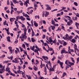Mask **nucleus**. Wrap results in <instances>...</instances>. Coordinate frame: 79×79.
<instances>
[{"mask_svg": "<svg viewBox=\"0 0 79 79\" xmlns=\"http://www.w3.org/2000/svg\"><path fill=\"white\" fill-rule=\"evenodd\" d=\"M49 42H51H51H52V38H51V37H50L49 38Z\"/></svg>", "mask_w": 79, "mask_h": 79, "instance_id": "e433bc0d", "label": "nucleus"}, {"mask_svg": "<svg viewBox=\"0 0 79 79\" xmlns=\"http://www.w3.org/2000/svg\"><path fill=\"white\" fill-rule=\"evenodd\" d=\"M17 73H18V74H22V73H23V71H21L20 70H18L17 71Z\"/></svg>", "mask_w": 79, "mask_h": 79, "instance_id": "412c9836", "label": "nucleus"}, {"mask_svg": "<svg viewBox=\"0 0 79 79\" xmlns=\"http://www.w3.org/2000/svg\"><path fill=\"white\" fill-rule=\"evenodd\" d=\"M75 32H77V34H79V31L75 30Z\"/></svg>", "mask_w": 79, "mask_h": 79, "instance_id": "0e129e2a", "label": "nucleus"}, {"mask_svg": "<svg viewBox=\"0 0 79 79\" xmlns=\"http://www.w3.org/2000/svg\"><path fill=\"white\" fill-rule=\"evenodd\" d=\"M62 42L63 43V45H64V46H66V45L67 44L66 43V42H65L64 41V40H62Z\"/></svg>", "mask_w": 79, "mask_h": 79, "instance_id": "b1692460", "label": "nucleus"}, {"mask_svg": "<svg viewBox=\"0 0 79 79\" xmlns=\"http://www.w3.org/2000/svg\"><path fill=\"white\" fill-rule=\"evenodd\" d=\"M48 52H49V51L51 52V51H52L53 50V48H50L48 49Z\"/></svg>", "mask_w": 79, "mask_h": 79, "instance_id": "2f4dec72", "label": "nucleus"}, {"mask_svg": "<svg viewBox=\"0 0 79 79\" xmlns=\"http://www.w3.org/2000/svg\"><path fill=\"white\" fill-rule=\"evenodd\" d=\"M8 49H9V51L10 53H13V50H12V47H9Z\"/></svg>", "mask_w": 79, "mask_h": 79, "instance_id": "6e6552de", "label": "nucleus"}, {"mask_svg": "<svg viewBox=\"0 0 79 79\" xmlns=\"http://www.w3.org/2000/svg\"><path fill=\"white\" fill-rule=\"evenodd\" d=\"M52 42V43H54V44H56V39H55L54 41L52 40V41H51V43Z\"/></svg>", "mask_w": 79, "mask_h": 79, "instance_id": "a878e982", "label": "nucleus"}, {"mask_svg": "<svg viewBox=\"0 0 79 79\" xmlns=\"http://www.w3.org/2000/svg\"><path fill=\"white\" fill-rule=\"evenodd\" d=\"M23 30L24 31V33H26V32L27 31V29H26V28L24 27L23 29Z\"/></svg>", "mask_w": 79, "mask_h": 79, "instance_id": "cd10ccee", "label": "nucleus"}, {"mask_svg": "<svg viewBox=\"0 0 79 79\" xmlns=\"http://www.w3.org/2000/svg\"><path fill=\"white\" fill-rule=\"evenodd\" d=\"M13 12H14V10L12 9H11V11H10L11 15H12L13 14Z\"/></svg>", "mask_w": 79, "mask_h": 79, "instance_id": "e2e57ef3", "label": "nucleus"}, {"mask_svg": "<svg viewBox=\"0 0 79 79\" xmlns=\"http://www.w3.org/2000/svg\"><path fill=\"white\" fill-rule=\"evenodd\" d=\"M22 14H23V16H25V17H27L28 18H29V16L27 14H25L24 12H23Z\"/></svg>", "mask_w": 79, "mask_h": 79, "instance_id": "f8f14e48", "label": "nucleus"}, {"mask_svg": "<svg viewBox=\"0 0 79 79\" xmlns=\"http://www.w3.org/2000/svg\"><path fill=\"white\" fill-rule=\"evenodd\" d=\"M4 57H5V55H4L2 56H1V57L2 58V59H3V58H4Z\"/></svg>", "mask_w": 79, "mask_h": 79, "instance_id": "5fc2aeb1", "label": "nucleus"}, {"mask_svg": "<svg viewBox=\"0 0 79 79\" xmlns=\"http://www.w3.org/2000/svg\"><path fill=\"white\" fill-rule=\"evenodd\" d=\"M69 64H71V66L74 65V63L70 62H69Z\"/></svg>", "mask_w": 79, "mask_h": 79, "instance_id": "473e14b6", "label": "nucleus"}, {"mask_svg": "<svg viewBox=\"0 0 79 79\" xmlns=\"http://www.w3.org/2000/svg\"><path fill=\"white\" fill-rule=\"evenodd\" d=\"M69 21L67 22V25L68 26H71V24H73V21L72 20H71L70 19H69Z\"/></svg>", "mask_w": 79, "mask_h": 79, "instance_id": "20e7f679", "label": "nucleus"}, {"mask_svg": "<svg viewBox=\"0 0 79 79\" xmlns=\"http://www.w3.org/2000/svg\"><path fill=\"white\" fill-rule=\"evenodd\" d=\"M12 63H18L19 61L18 60V59L17 58H15L14 59V60H13L12 61Z\"/></svg>", "mask_w": 79, "mask_h": 79, "instance_id": "39448f33", "label": "nucleus"}, {"mask_svg": "<svg viewBox=\"0 0 79 79\" xmlns=\"http://www.w3.org/2000/svg\"><path fill=\"white\" fill-rule=\"evenodd\" d=\"M5 71V70H3V69H0V73H1V74H2L3 73V72H4Z\"/></svg>", "mask_w": 79, "mask_h": 79, "instance_id": "6ab92c4d", "label": "nucleus"}, {"mask_svg": "<svg viewBox=\"0 0 79 79\" xmlns=\"http://www.w3.org/2000/svg\"><path fill=\"white\" fill-rule=\"evenodd\" d=\"M12 1L15 4L19 3V1H17V0H12Z\"/></svg>", "mask_w": 79, "mask_h": 79, "instance_id": "4468645a", "label": "nucleus"}, {"mask_svg": "<svg viewBox=\"0 0 79 79\" xmlns=\"http://www.w3.org/2000/svg\"><path fill=\"white\" fill-rule=\"evenodd\" d=\"M10 60H5L4 61L5 63H10Z\"/></svg>", "mask_w": 79, "mask_h": 79, "instance_id": "a19ab883", "label": "nucleus"}, {"mask_svg": "<svg viewBox=\"0 0 79 79\" xmlns=\"http://www.w3.org/2000/svg\"><path fill=\"white\" fill-rule=\"evenodd\" d=\"M43 48L44 50H45V51H46L47 52H48V50H47V49H46V48H45V47H44V46L43 47Z\"/></svg>", "mask_w": 79, "mask_h": 79, "instance_id": "f704fd0d", "label": "nucleus"}, {"mask_svg": "<svg viewBox=\"0 0 79 79\" xmlns=\"http://www.w3.org/2000/svg\"><path fill=\"white\" fill-rule=\"evenodd\" d=\"M11 63H8L7 64V68H8L9 66H10V65H11Z\"/></svg>", "mask_w": 79, "mask_h": 79, "instance_id": "13d9d810", "label": "nucleus"}, {"mask_svg": "<svg viewBox=\"0 0 79 79\" xmlns=\"http://www.w3.org/2000/svg\"><path fill=\"white\" fill-rule=\"evenodd\" d=\"M74 48H75V49H76V48H77V45L76 44H75L74 45Z\"/></svg>", "mask_w": 79, "mask_h": 79, "instance_id": "052dcab7", "label": "nucleus"}, {"mask_svg": "<svg viewBox=\"0 0 79 79\" xmlns=\"http://www.w3.org/2000/svg\"><path fill=\"white\" fill-rule=\"evenodd\" d=\"M68 68H69V65L68 64L65 67V69L66 70V69H67Z\"/></svg>", "mask_w": 79, "mask_h": 79, "instance_id": "603ef678", "label": "nucleus"}, {"mask_svg": "<svg viewBox=\"0 0 79 79\" xmlns=\"http://www.w3.org/2000/svg\"><path fill=\"white\" fill-rule=\"evenodd\" d=\"M19 48L20 50V52H23V48H21V47H19Z\"/></svg>", "mask_w": 79, "mask_h": 79, "instance_id": "09e8293b", "label": "nucleus"}, {"mask_svg": "<svg viewBox=\"0 0 79 79\" xmlns=\"http://www.w3.org/2000/svg\"><path fill=\"white\" fill-rule=\"evenodd\" d=\"M51 27H52V30H53V31H55V30H54V29H55V27L53 26H51Z\"/></svg>", "mask_w": 79, "mask_h": 79, "instance_id": "c756f323", "label": "nucleus"}, {"mask_svg": "<svg viewBox=\"0 0 79 79\" xmlns=\"http://www.w3.org/2000/svg\"><path fill=\"white\" fill-rule=\"evenodd\" d=\"M35 48V46H33V47L32 46L30 47L31 50H32L33 51H34V49Z\"/></svg>", "mask_w": 79, "mask_h": 79, "instance_id": "a211bd4d", "label": "nucleus"}, {"mask_svg": "<svg viewBox=\"0 0 79 79\" xmlns=\"http://www.w3.org/2000/svg\"><path fill=\"white\" fill-rule=\"evenodd\" d=\"M31 40L32 42H35V40L33 38H31Z\"/></svg>", "mask_w": 79, "mask_h": 79, "instance_id": "72a5a7b5", "label": "nucleus"}, {"mask_svg": "<svg viewBox=\"0 0 79 79\" xmlns=\"http://www.w3.org/2000/svg\"><path fill=\"white\" fill-rule=\"evenodd\" d=\"M32 8H33V7H29L28 8L27 10V11H29V10H30V9H32Z\"/></svg>", "mask_w": 79, "mask_h": 79, "instance_id": "49530a36", "label": "nucleus"}, {"mask_svg": "<svg viewBox=\"0 0 79 79\" xmlns=\"http://www.w3.org/2000/svg\"><path fill=\"white\" fill-rule=\"evenodd\" d=\"M73 13H74V14H75V15H76V16H77V17H78V18H79V13H76L74 12H73Z\"/></svg>", "mask_w": 79, "mask_h": 79, "instance_id": "bb28decb", "label": "nucleus"}, {"mask_svg": "<svg viewBox=\"0 0 79 79\" xmlns=\"http://www.w3.org/2000/svg\"><path fill=\"white\" fill-rule=\"evenodd\" d=\"M72 19L73 21H77V18L76 17H72Z\"/></svg>", "mask_w": 79, "mask_h": 79, "instance_id": "dca6fc26", "label": "nucleus"}, {"mask_svg": "<svg viewBox=\"0 0 79 79\" xmlns=\"http://www.w3.org/2000/svg\"><path fill=\"white\" fill-rule=\"evenodd\" d=\"M10 5H11V6H15V5L13 4V2H12V1H10Z\"/></svg>", "mask_w": 79, "mask_h": 79, "instance_id": "37998d69", "label": "nucleus"}, {"mask_svg": "<svg viewBox=\"0 0 79 79\" xmlns=\"http://www.w3.org/2000/svg\"><path fill=\"white\" fill-rule=\"evenodd\" d=\"M46 13L45 15V17H47L48 16V15H49V12H47V11H45Z\"/></svg>", "mask_w": 79, "mask_h": 79, "instance_id": "5701e85b", "label": "nucleus"}, {"mask_svg": "<svg viewBox=\"0 0 79 79\" xmlns=\"http://www.w3.org/2000/svg\"><path fill=\"white\" fill-rule=\"evenodd\" d=\"M34 7H37V4H35V3H34Z\"/></svg>", "mask_w": 79, "mask_h": 79, "instance_id": "bf43d9fd", "label": "nucleus"}, {"mask_svg": "<svg viewBox=\"0 0 79 79\" xmlns=\"http://www.w3.org/2000/svg\"><path fill=\"white\" fill-rule=\"evenodd\" d=\"M66 74H66L65 72H64L63 73L62 77H61V78H62L63 77H64L65 76H66Z\"/></svg>", "mask_w": 79, "mask_h": 79, "instance_id": "393cba45", "label": "nucleus"}, {"mask_svg": "<svg viewBox=\"0 0 79 79\" xmlns=\"http://www.w3.org/2000/svg\"><path fill=\"white\" fill-rule=\"evenodd\" d=\"M15 20H16V19L15 18H11L10 19V22H13Z\"/></svg>", "mask_w": 79, "mask_h": 79, "instance_id": "2eb2a0df", "label": "nucleus"}, {"mask_svg": "<svg viewBox=\"0 0 79 79\" xmlns=\"http://www.w3.org/2000/svg\"><path fill=\"white\" fill-rule=\"evenodd\" d=\"M62 27V29H63V30H64V31L65 30V29H64V27L63 26H61Z\"/></svg>", "mask_w": 79, "mask_h": 79, "instance_id": "69168bd1", "label": "nucleus"}, {"mask_svg": "<svg viewBox=\"0 0 79 79\" xmlns=\"http://www.w3.org/2000/svg\"><path fill=\"white\" fill-rule=\"evenodd\" d=\"M6 71H8V72H9V71H10V68L8 67H7V68H6Z\"/></svg>", "mask_w": 79, "mask_h": 79, "instance_id": "aec40b11", "label": "nucleus"}, {"mask_svg": "<svg viewBox=\"0 0 79 79\" xmlns=\"http://www.w3.org/2000/svg\"><path fill=\"white\" fill-rule=\"evenodd\" d=\"M59 42L60 44H63V40L61 41V40H59Z\"/></svg>", "mask_w": 79, "mask_h": 79, "instance_id": "8fccbe9b", "label": "nucleus"}, {"mask_svg": "<svg viewBox=\"0 0 79 79\" xmlns=\"http://www.w3.org/2000/svg\"><path fill=\"white\" fill-rule=\"evenodd\" d=\"M44 73H47V68L46 67H44Z\"/></svg>", "mask_w": 79, "mask_h": 79, "instance_id": "3c124183", "label": "nucleus"}, {"mask_svg": "<svg viewBox=\"0 0 79 79\" xmlns=\"http://www.w3.org/2000/svg\"><path fill=\"white\" fill-rule=\"evenodd\" d=\"M72 39H73V36H70L69 37V36L68 37V39H69V40Z\"/></svg>", "mask_w": 79, "mask_h": 79, "instance_id": "c9c22d12", "label": "nucleus"}, {"mask_svg": "<svg viewBox=\"0 0 79 79\" xmlns=\"http://www.w3.org/2000/svg\"><path fill=\"white\" fill-rule=\"evenodd\" d=\"M19 19H21L22 21H24L26 20V18H23V16H20L19 17Z\"/></svg>", "mask_w": 79, "mask_h": 79, "instance_id": "9b49d317", "label": "nucleus"}, {"mask_svg": "<svg viewBox=\"0 0 79 79\" xmlns=\"http://www.w3.org/2000/svg\"><path fill=\"white\" fill-rule=\"evenodd\" d=\"M61 29L60 28V27H59L58 28L57 30H56V31H61Z\"/></svg>", "mask_w": 79, "mask_h": 79, "instance_id": "338daca9", "label": "nucleus"}, {"mask_svg": "<svg viewBox=\"0 0 79 79\" xmlns=\"http://www.w3.org/2000/svg\"><path fill=\"white\" fill-rule=\"evenodd\" d=\"M57 63L59 64L60 65V66L61 68L62 69H63L64 67H63V62H60V60H58L57 61Z\"/></svg>", "mask_w": 79, "mask_h": 79, "instance_id": "f03ea898", "label": "nucleus"}, {"mask_svg": "<svg viewBox=\"0 0 79 79\" xmlns=\"http://www.w3.org/2000/svg\"><path fill=\"white\" fill-rule=\"evenodd\" d=\"M68 53V52H66V50L64 49H63L61 50V54H63V53Z\"/></svg>", "mask_w": 79, "mask_h": 79, "instance_id": "9d476101", "label": "nucleus"}, {"mask_svg": "<svg viewBox=\"0 0 79 79\" xmlns=\"http://www.w3.org/2000/svg\"><path fill=\"white\" fill-rule=\"evenodd\" d=\"M73 3L74 5H75V6H78V4H77V3L76 2H73Z\"/></svg>", "mask_w": 79, "mask_h": 79, "instance_id": "79ce46f5", "label": "nucleus"}, {"mask_svg": "<svg viewBox=\"0 0 79 79\" xmlns=\"http://www.w3.org/2000/svg\"><path fill=\"white\" fill-rule=\"evenodd\" d=\"M17 12L18 14H20V13H21L23 12V10H21L20 11H17Z\"/></svg>", "mask_w": 79, "mask_h": 79, "instance_id": "c85d7f7f", "label": "nucleus"}, {"mask_svg": "<svg viewBox=\"0 0 79 79\" xmlns=\"http://www.w3.org/2000/svg\"><path fill=\"white\" fill-rule=\"evenodd\" d=\"M34 25L35 27H37L38 26V23H36L35 21H34Z\"/></svg>", "mask_w": 79, "mask_h": 79, "instance_id": "f3484780", "label": "nucleus"}, {"mask_svg": "<svg viewBox=\"0 0 79 79\" xmlns=\"http://www.w3.org/2000/svg\"><path fill=\"white\" fill-rule=\"evenodd\" d=\"M26 35H27L26 33H24V34L22 35L21 37H19L20 39H21V40L23 41V42H24V39L26 40L27 39V37L26 36Z\"/></svg>", "mask_w": 79, "mask_h": 79, "instance_id": "f257e3e1", "label": "nucleus"}, {"mask_svg": "<svg viewBox=\"0 0 79 79\" xmlns=\"http://www.w3.org/2000/svg\"><path fill=\"white\" fill-rule=\"evenodd\" d=\"M35 35V33L34 32H32V37H34Z\"/></svg>", "mask_w": 79, "mask_h": 79, "instance_id": "4d7b16f0", "label": "nucleus"}, {"mask_svg": "<svg viewBox=\"0 0 79 79\" xmlns=\"http://www.w3.org/2000/svg\"><path fill=\"white\" fill-rule=\"evenodd\" d=\"M45 6L47 7L46 9V10H51V7H50V5L48 4H45Z\"/></svg>", "mask_w": 79, "mask_h": 79, "instance_id": "423d86ee", "label": "nucleus"}, {"mask_svg": "<svg viewBox=\"0 0 79 79\" xmlns=\"http://www.w3.org/2000/svg\"><path fill=\"white\" fill-rule=\"evenodd\" d=\"M41 64L40 65V67L41 68H42L43 67V64H42V60L41 61Z\"/></svg>", "mask_w": 79, "mask_h": 79, "instance_id": "ea45409f", "label": "nucleus"}, {"mask_svg": "<svg viewBox=\"0 0 79 79\" xmlns=\"http://www.w3.org/2000/svg\"><path fill=\"white\" fill-rule=\"evenodd\" d=\"M79 62V57H78L77 59V63H78Z\"/></svg>", "mask_w": 79, "mask_h": 79, "instance_id": "774afa93", "label": "nucleus"}, {"mask_svg": "<svg viewBox=\"0 0 79 79\" xmlns=\"http://www.w3.org/2000/svg\"><path fill=\"white\" fill-rule=\"evenodd\" d=\"M19 17H19V16H18L16 17V20L17 21H18V19H19Z\"/></svg>", "mask_w": 79, "mask_h": 79, "instance_id": "a18cd8bd", "label": "nucleus"}, {"mask_svg": "<svg viewBox=\"0 0 79 79\" xmlns=\"http://www.w3.org/2000/svg\"><path fill=\"white\" fill-rule=\"evenodd\" d=\"M22 47L24 48H26V45L24 44H23L22 45Z\"/></svg>", "mask_w": 79, "mask_h": 79, "instance_id": "6e6d98bb", "label": "nucleus"}, {"mask_svg": "<svg viewBox=\"0 0 79 79\" xmlns=\"http://www.w3.org/2000/svg\"><path fill=\"white\" fill-rule=\"evenodd\" d=\"M33 69L35 70V71H37V67H36L35 66H34Z\"/></svg>", "mask_w": 79, "mask_h": 79, "instance_id": "de8ad7c7", "label": "nucleus"}, {"mask_svg": "<svg viewBox=\"0 0 79 79\" xmlns=\"http://www.w3.org/2000/svg\"><path fill=\"white\" fill-rule=\"evenodd\" d=\"M24 44H25V45L27 46V47H29V44L27 43L26 42H24Z\"/></svg>", "mask_w": 79, "mask_h": 79, "instance_id": "4c0bfd02", "label": "nucleus"}, {"mask_svg": "<svg viewBox=\"0 0 79 79\" xmlns=\"http://www.w3.org/2000/svg\"><path fill=\"white\" fill-rule=\"evenodd\" d=\"M63 38L64 40H67L68 39V34H66V35L63 37Z\"/></svg>", "mask_w": 79, "mask_h": 79, "instance_id": "0eeeda50", "label": "nucleus"}, {"mask_svg": "<svg viewBox=\"0 0 79 79\" xmlns=\"http://www.w3.org/2000/svg\"><path fill=\"white\" fill-rule=\"evenodd\" d=\"M49 70L52 71H55V65H53V67L52 68H50L49 69Z\"/></svg>", "mask_w": 79, "mask_h": 79, "instance_id": "ddd939ff", "label": "nucleus"}, {"mask_svg": "<svg viewBox=\"0 0 79 79\" xmlns=\"http://www.w3.org/2000/svg\"><path fill=\"white\" fill-rule=\"evenodd\" d=\"M75 26H76V27H77V29H79V28H78V26H79V23H78L77 22H76L75 23Z\"/></svg>", "mask_w": 79, "mask_h": 79, "instance_id": "4be33fe9", "label": "nucleus"}, {"mask_svg": "<svg viewBox=\"0 0 79 79\" xmlns=\"http://www.w3.org/2000/svg\"><path fill=\"white\" fill-rule=\"evenodd\" d=\"M6 23V20H5V22H3V24H4V26H5V25Z\"/></svg>", "mask_w": 79, "mask_h": 79, "instance_id": "680f3d73", "label": "nucleus"}, {"mask_svg": "<svg viewBox=\"0 0 79 79\" xmlns=\"http://www.w3.org/2000/svg\"><path fill=\"white\" fill-rule=\"evenodd\" d=\"M27 3L30 5V3H29V0H27L26 1L24 2V5L25 6H26V7H27V6L28 5Z\"/></svg>", "mask_w": 79, "mask_h": 79, "instance_id": "7ed1b4c3", "label": "nucleus"}, {"mask_svg": "<svg viewBox=\"0 0 79 79\" xmlns=\"http://www.w3.org/2000/svg\"><path fill=\"white\" fill-rule=\"evenodd\" d=\"M8 73L10 75V76H14V77L15 76V74L13 73H12L11 72V71H9Z\"/></svg>", "mask_w": 79, "mask_h": 79, "instance_id": "1a4fd4ad", "label": "nucleus"}, {"mask_svg": "<svg viewBox=\"0 0 79 79\" xmlns=\"http://www.w3.org/2000/svg\"><path fill=\"white\" fill-rule=\"evenodd\" d=\"M72 42H73V43H75V42H76V40L74 39H72Z\"/></svg>", "mask_w": 79, "mask_h": 79, "instance_id": "c03bdc74", "label": "nucleus"}, {"mask_svg": "<svg viewBox=\"0 0 79 79\" xmlns=\"http://www.w3.org/2000/svg\"><path fill=\"white\" fill-rule=\"evenodd\" d=\"M22 75L23 77H24L25 79H26V76H25V75H24V73H22Z\"/></svg>", "mask_w": 79, "mask_h": 79, "instance_id": "58836bf2", "label": "nucleus"}, {"mask_svg": "<svg viewBox=\"0 0 79 79\" xmlns=\"http://www.w3.org/2000/svg\"><path fill=\"white\" fill-rule=\"evenodd\" d=\"M51 23L52 24H53V25H54V24H55V21L53 20H52L51 21Z\"/></svg>", "mask_w": 79, "mask_h": 79, "instance_id": "7c9ffc66", "label": "nucleus"}, {"mask_svg": "<svg viewBox=\"0 0 79 79\" xmlns=\"http://www.w3.org/2000/svg\"><path fill=\"white\" fill-rule=\"evenodd\" d=\"M31 26H34V24H33V20H31Z\"/></svg>", "mask_w": 79, "mask_h": 79, "instance_id": "864d4df0", "label": "nucleus"}]
</instances>
